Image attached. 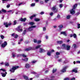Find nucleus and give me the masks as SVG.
<instances>
[{
  "label": "nucleus",
  "mask_w": 80,
  "mask_h": 80,
  "mask_svg": "<svg viewBox=\"0 0 80 80\" xmlns=\"http://www.w3.org/2000/svg\"><path fill=\"white\" fill-rule=\"evenodd\" d=\"M58 8L57 7V5H56L53 6L51 8L52 11L55 13H57V12H58Z\"/></svg>",
  "instance_id": "1"
},
{
  "label": "nucleus",
  "mask_w": 80,
  "mask_h": 80,
  "mask_svg": "<svg viewBox=\"0 0 80 80\" xmlns=\"http://www.w3.org/2000/svg\"><path fill=\"white\" fill-rule=\"evenodd\" d=\"M18 68H19V66H13L12 68L10 69L9 71L11 72H12V73H14L15 72V70L18 69Z\"/></svg>",
  "instance_id": "2"
},
{
  "label": "nucleus",
  "mask_w": 80,
  "mask_h": 80,
  "mask_svg": "<svg viewBox=\"0 0 80 80\" xmlns=\"http://www.w3.org/2000/svg\"><path fill=\"white\" fill-rule=\"evenodd\" d=\"M68 67L67 66H65L64 67H63L61 71V72L64 73V72H66V70H67V68Z\"/></svg>",
  "instance_id": "3"
},
{
  "label": "nucleus",
  "mask_w": 80,
  "mask_h": 80,
  "mask_svg": "<svg viewBox=\"0 0 80 80\" xmlns=\"http://www.w3.org/2000/svg\"><path fill=\"white\" fill-rule=\"evenodd\" d=\"M4 25L5 26V27H8V26H10L11 25H12L11 23H9L8 24V22H4L3 23Z\"/></svg>",
  "instance_id": "4"
},
{
  "label": "nucleus",
  "mask_w": 80,
  "mask_h": 80,
  "mask_svg": "<svg viewBox=\"0 0 80 80\" xmlns=\"http://www.w3.org/2000/svg\"><path fill=\"white\" fill-rule=\"evenodd\" d=\"M7 45V42L6 41H4L3 43L2 44L1 47L2 48H5Z\"/></svg>",
  "instance_id": "5"
},
{
  "label": "nucleus",
  "mask_w": 80,
  "mask_h": 80,
  "mask_svg": "<svg viewBox=\"0 0 80 80\" xmlns=\"http://www.w3.org/2000/svg\"><path fill=\"white\" fill-rule=\"evenodd\" d=\"M17 30L18 32H22V31H23V29H21V26H19L18 27Z\"/></svg>",
  "instance_id": "6"
},
{
  "label": "nucleus",
  "mask_w": 80,
  "mask_h": 80,
  "mask_svg": "<svg viewBox=\"0 0 80 80\" xmlns=\"http://www.w3.org/2000/svg\"><path fill=\"white\" fill-rule=\"evenodd\" d=\"M25 67L27 68H29L31 67V65L30 64H29L28 63L26 64Z\"/></svg>",
  "instance_id": "7"
},
{
  "label": "nucleus",
  "mask_w": 80,
  "mask_h": 80,
  "mask_svg": "<svg viewBox=\"0 0 80 80\" xmlns=\"http://www.w3.org/2000/svg\"><path fill=\"white\" fill-rule=\"evenodd\" d=\"M1 74H2V77H5L6 76L7 74V72H5V73H1Z\"/></svg>",
  "instance_id": "8"
},
{
  "label": "nucleus",
  "mask_w": 80,
  "mask_h": 80,
  "mask_svg": "<svg viewBox=\"0 0 80 80\" xmlns=\"http://www.w3.org/2000/svg\"><path fill=\"white\" fill-rule=\"evenodd\" d=\"M70 46L67 45L66 46V48L67 50H70Z\"/></svg>",
  "instance_id": "9"
},
{
  "label": "nucleus",
  "mask_w": 80,
  "mask_h": 80,
  "mask_svg": "<svg viewBox=\"0 0 80 80\" xmlns=\"http://www.w3.org/2000/svg\"><path fill=\"white\" fill-rule=\"evenodd\" d=\"M20 20L21 22H25V21L27 20V19L26 18H24L23 19L22 18H21V19H20Z\"/></svg>",
  "instance_id": "10"
},
{
  "label": "nucleus",
  "mask_w": 80,
  "mask_h": 80,
  "mask_svg": "<svg viewBox=\"0 0 80 80\" xmlns=\"http://www.w3.org/2000/svg\"><path fill=\"white\" fill-rule=\"evenodd\" d=\"M32 50V48L30 47L28 48H27L26 49H25V51H26L27 52L28 51H30V50Z\"/></svg>",
  "instance_id": "11"
},
{
  "label": "nucleus",
  "mask_w": 80,
  "mask_h": 80,
  "mask_svg": "<svg viewBox=\"0 0 80 80\" xmlns=\"http://www.w3.org/2000/svg\"><path fill=\"white\" fill-rule=\"evenodd\" d=\"M37 16V14H34L33 15L29 17L30 20H32L33 17H35Z\"/></svg>",
  "instance_id": "12"
},
{
  "label": "nucleus",
  "mask_w": 80,
  "mask_h": 80,
  "mask_svg": "<svg viewBox=\"0 0 80 80\" xmlns=\"http://www.w3.org/2000/svg\"><path fill=\"white\" fill-rule=\"evenodd\" d=\"M23 77L24 78V79L26 80H30V79H28V77L25 75H23Z\"/></svg>",
  "instance_id": "13"
},
{
  "label": "nucleus",
  "mask_w": 80,
  "mask_h": 80,
  "mask_svg": "<svg viewBox=\"0 0 80 80\" xmlns=\"http://www.w3.org/2000/svg\"><path fill=\"white\" fill-rule=\"evenodd\" d=\"M61 34H62V35H65V36L66 37L67 36V33L65 32H61Z\"/></svg>",
  "instance_id": "14"
},
{
  "label": "nucleus",
  "mask_w": 80,
  "mask_h": 80,
  "mask_svg": "<svg viewBox=\"0 0 80 80\" xmlns=\"http://www.w3.org/2000/svg\"><path fill=\"white\" fill-rule=\"evenodd\" d=\"M78 71H77V68H75L72 70V72H75V73H77Z\"/></svg>",
  "instance_id": "15"
},
{
  "label": "nucleus",
  "mask_w": 80,
  "mask_h": 80,
  "mask_svg": "<svg viewBox=\"0 0 80 80\" xmlns=\"http://www.w3.org/2000/svg\"><path fill=\"white\" fill-rule=\"evenodd\" d=\"M40 53H42L43 52H45V50L42 49V48H40V50H39Z\"/></svg>",
  "instance_id": "16"
},
{
  "label": "nucleus",
  "mask_w": 80,
  "mask_h": 80,
  "mask_svg": "<svg viewBox=\"0 0 80 80\" xmlns=\"http://www.w3.org/2000/svg\"><path fill=\"white\" fill-rule=\"evenodd\" d=\"M77 5H78V4H75L73 6V9H74V10H75V9L76 8H77Z\"/></svg>",
  "instance_id": "17"
},
{
  "label": "nucleus",
  "mask_w": 80,
  "mask_h": 80,
  "mask_svg": "<svg viewBox=\"0 0 80 80\" xmlns=\"http://www.w3.org/2000/svg\"><path fill=\"white\" fill-rule=\"evenodd\" d=\"M74 10L75 9L72 8L71 11L70 12L71 14H74L75 13V11H74Z\"/></svg>",
  "instance_id": "18"
},
{
  "label": "nucleus",
  "mask_w": 80,
  "mask_h": 80,
  "mask_svg": "<svg viewBox=\"0 0 80 80\" xmlns=\"http://www.w3.org/2000/svg\"><path fill=\"white\" fill-rule=\"evenodd\" d=\"M66 45L65 44H62V47L63 48V49H66Z\"/></svg>",
  "instance_id": "19"
},
{
  "label": "nucleus",
  "mask_w": 80,
  "mask_h": 80,
  "mask_svg": "<svg viewBox=\"0 0 80 80\" xmlns=\"http://www.w3.org/2000/svg\"><path fill=\"white\" fill-rule=\"evenodd\" d=\"M51 53H52V52L48 51L47 52V55H48V56H51Z\"/></svg>",
  "instance_id": "20"
},
{
  "label": "nucleus",
  "mask_w": 80,
  "mask_h": 80,
  "mask_svg": "<svg viewBox=\"0 0 80 80\" xmlns=\"http://www.w3.org/2000/svg\"><path fill=\"white\" fill-rule=\"evenodd\" d=\"M28 30L29 32H30V31H32L33 30V29L31 27H29L28 29Z\"/></svg>",
  "instance_id": "21"
},
{
  "label": "nucleus",
  "mask_w": 80,
  "mask_h": 80,
  "mask_svg": "<svg viewBox=\"0 0 80 80\" xmlns=\"http://www.w3.org/2000/svg\"><path fill=\"white\" fill-rule=\"evenodd\" d=\"M58 43H59V44H62V43H63V41H58L57 42Z\"/></svg>",
  "instance_id": "22"
},
{
  "label": "nucleus",
  "mask_w": 80,
  "mask_h": 80,
  "mask_svg": "<svg viewBox=\"0 0 80 80\" xmlns=\"http://www.w3.org/2000/svg\"><path fill=\"white\" fill-rule=\"evenodd\" d=\"M27 32V31L26 30H24L22 32V35H25V34H26V32Z\"/></svg>",
  "instance_id": "23"
},
{
  "label": "nucleus",
  "mask_w": 80,
  "mask_h": 80,
  "mask_svg": "<svg viewBox=\"0 0 80 80\" xmlns=\"http://www.w3.org/2000/svg\"><path fill=\"white\" fill-rule=\"evenodd\" d=\"M29 24L30 25H35V23L34 22H31L29 23Z\"/></svg>",
  "instance_id": "24"
},
{
  "label": "nucleus",
  "mask_w": 80,
  "mask_h": 80,
  "mask_svg": "<svg viewBox=\"0 0 80 80\" xmlns=\"http://www.w3.org/2000/svg\"><path fill=\"white\" fill-rule=\"evenodd\" d=\"M2 12H3V13H7V11L6 10H5L3 9H2Z\"/></svg>",
  "instance_id": "25"
},
{
  "label": "nucleus",
  "mask_w": 80,
  "mask_h": 80,
  "mask_svg": "<svg viewBox=\"0 0 80 80\" xmlns=\"http://www.w3.org/2000/svg\"><path fill=\"white\" fill-rule=\"evenodd\" d=\"M34 20L36 22H39V21H40V19L39 18H35Z\"/></svg>",
  "instance_id": "26"
},
{
  "label": "nucleus",
  "mask_w": 80,
  "mask_h": 80,
  "mask_svg": "<svg viewBox=\"0 0 80 80\" xmlns=\"http://www.w3.org/2000/svg\"><path fill=\"white\" fill-rule=\"evenodd\" d=\"M5 66L8 67V66H9V64L8 63V62H6L5 63Z\"/></svg>",
  "instance_id": "27"
},
{
  "label": "nucleus",
  "mask_w": 80,
  "mask_h": 80,
  "mask_svg": "<svg viewBox=\"0 0 80 80\" xmlns=\"http://www.w3.org/2000/svg\"><path fill=\"white\" fill-rule=\"evenodd\" d=\"M70 17H71V16L70 15H68L66 17V18L67 19H70Z\"/></svg>",
  "instance_id": "28"
},
{
  "label": "nucleus",
  "mask_w": 80,
  "mask_h": 80,
  "mask_svg": "<svg viewBox=\"0 0 80 80\" xmlns=\"http://www.w3.org/2000/svg\"><path fill=\"white\" fill-rule=\"evenodd\" d=\"M41 47V46L40 45H38L35 48L36 49H38V48H40Z\"/></svg>",
  "instance_id": "29"
},
{
  "label": "nucleus",
  "mask_w": 80,
  "mask_h": 80,
  "mask_svg": "<svg viewBox=\"0 0 80 80\" xmlns=\"http://www.w3.org/2000/svg\"><path fill=\"white\" fill-rule=\"evenodd\" d=\"M58 27H59V28H63V25H59L58 26Z\"/></svg>",
  "instance_id": "30"
},
{
  "label": "nucleus",
  "mask_w": 80,
  "mask_h": 80,
  "mask_svg": "<svg viewBox=\"0 0 80 80\" xmlns=\"http://www.w3.org/2000/svg\"><path fill=\"white\" fill-rule=\"evenodd\" d=\"M73 37L74 38H77V35L75 33L73 34Z\"/></svg>",
  "instance_id": "31"
},
{
  "label": "nucleus",
  "mask_w": 80,
  "mask_h": 80,
  "mask_svg": "<svg viewBox=\"0 0 80 80\" xmlns=\"http://www.w3.org/2000/svg\"><path fill=\"white\" fill-rule=\"evenodd\" d=\"M56 71H57V69H53L52 71L53 73H55Z\"/></svg>",
  "instance_id": "32"
},
{
  "label": "nucleus",
  "mask_w": 80,
  "mask_h": 80,
  "mask_svg": "<svg viewBox=\"0 0 80 80\" xmlns=\"http://www.w3.org/2000/svg\"><path fill=\"white\" fill-rule=\"evenodd\" d=\"M17 20H15L14 21V24H13V25H16V24H17Z\"/></svg>",
  "instance_id": "33"
},
{
  "label": "nucleus",
  "mask_w": 80,
  "mask_h": 80,
  "mask_svg": "<svg viewBox=\"0 0 80 80\" xmlns=\"http://www.w3.org/2000/svg\"><path fill=\"white\" fill-rule=\"evenodd\" d=\"M24 61L25 62H28V58H26L24 59Z\"/></svg>",
  "instance_id": "34"
},
{
  "label": "nucleus",
  "mask_w": 80,
  "mask_h": 80,
  "mask_svg": "<svg viewBox=\"0 0 80 80\" xmlns=\"http://www.w3.org/2000/svg\"><path fill=\"white\" fill-rule=\"evenodd\" d=\"M18 37V35L17 34H16L14 37V38H17Z\"/></svg>",
  "instance_id": "35"
},
{
  "label": "nucleus",
  "mask_w": 80,
  "mask_h": 80,
  "mask_svg": "<svg viewBox=\"0 0 80 80\" xmlns=\"http://www.w3.org/2000/svg\"><path fill=\"white\" fill-rule=\"evenodd\" d=\"M57 17L58 18H60V14H58V15L57 16Z\"/></svg>",
  "instance_id": "36"
},
{
  "label": "nucleus",
  "mask_w": 80,
  "mask_h": 80,
  "mask_svg": "<svg viewBox=\"0 0 80 80\" xmlns=\"http://www.w3.org/2000/svg\"><path fill=\"white\" fill-rule=\"evenodd\" d=\"M35 5V3H32L31 4V7H34Z\"/></svg>",
  "instance_id": "37"
},
{
  "label": "nucleus",
  "mask_w": 80,
  "mask_h": 80,
  "mask_svg": "<svg viewBox=\"0 0 80 80\" xmlns=\"http://www.w3.org/2000/svg\"><path fill=\"white\" fill-rule=\"evenodd\" d=\"M22 56L24 58H26V57H27V56L25 55L24 54H22Z\"/></svg>",
  "instance_id": "38"
},
{
  "label": "nucleus",
  "mask_w": 80,
  "mask_h": 80,
  "mask_svg": "<svg viewBox=\"0 0 80 80\" xmlns=\"http://www.w3.org/2000/svg\"><path fill=\"white\" fill-rule=\"evenodd\" d=\"M1 38H2V39H4V36L3 35H1L0 36Z\"/></svg>",
  "instance_id": "39"
},
{
  "label": "nucleus",
  "mask_w": 80,
  "mask_h": 80,
  "mask_svg": "<svg viewBox=\"0 0 80 80\" xmlns=\"http://www.w3.org/2000/svg\"><path fill=\"white\" fill-rule=\"evenodd\" d=\"M50 78H55V76H50Z\"/></svg>",
  "instance_id": "40"
},
{
  "label": "nucleus",
  "mask_w": 80,
  "mask_h": 80,
  "mask_svg": "<svg viewBox=\"0 0 80 80\" xmlns=\"http://www.w3.org/2000/svg\"><path fill=\"white\" fill-rule=\"evenodd\" d=\"M60 53L59 52H56V55H60Z\"/></svg>",
  "instance_id": "41"
},
{
  "label": "nucleus",
  "mask_w": 80,
  "mask_h": 80,
  "mask_svg": "<svg viewBox=\"0 0 80 80\" xmlns=\"http://www.w3.org/2000/svg\"><path fill=\"white\" fill-rule=\"evenodd\" d=\"M36 26H31V28H36Z\"/></svg>",
  "instance_id": "42"
},
{
  "label": "nucleus",
  "mask_w": 80,
  "mask_h": 80,
  "mask_svg": "<svg viewBox=\"0 0 80 80\" xmlns=\"http://www.w3.org/2000/svg\"><path fill=\"white\" fill-rule=\"evenodd\" d=\"M59 7L60 8H62V7H63V4H60Z\"/></svg>",
  "instance_id": "43"
},
{
  "label": "nucleus",
  "mask_w": 80,
  "mask_h": 80,
  "mask_svg": "<svg viewBox=\"0 0 80 80\" xmlns=\"http://www.w3.org/2000/svg\"><path fill=\"white\" fill-rule=\"evenodd\" d=\"M78 28H80V24H79L78 25V27H77Z\"/></svg>",
  "instance_id": "44"
},
{
  "label": "nucleus",
  "mask_w": 80,
  "mask_h": 80,
  "mask_svg": "<svg viewBox=\"0 0 80 80\" xmlns=\"http://www.w3.org/2000/svg\"><path fill=\"white\" fill-rule=\"evenodd\" d=\"M36 62H37V61H33L32 62V63H36Z\"/></svg>",
  "instance_id": "45"
},
{
  "label": "nucleus",
  "mask_w": 80,
  "mask_h": 80,
  "mask_svg": "<svg viewBox=\"0 0 80 80\" xmlns=\"http://www.w3.org/2000/svg\"><path fill=\"white\" fill-rule=\"evenodd\" d=\"M43 30L44 32H45V30H46V28H45V27H44V28H43Z\"/></svg>",
  "instance_id": "46"
},
{
  "label": "nucleus",
  "mask_w": 80,
  "mask_h": 80,
  "mask_svg": "<svg viewBox=\"0 0 80 80\" xmlns=\"http://www.w3.org/2000/svg\"><path fill=\"white\" fill-rule=\"evenodd\" d=\"M50 15L51 16H53V13L52 12H51L50 13Z\"/></svg>",
  "instance_id": "47"
},
{
  "label": "nucleus",
  "mask_w": 80,
  "mask_h": 80,
  "mask_svg": "<svg viewBox=\"0 0 80 80\" xmlns=\"http://www.w3.org/2000/svg\"><path fill=\"white\" fill-rule=\"evenodd\" d=\"M73 46L74 48H77V45L75 44L73 45Z\"/></svg>",
  "instance_id": "48"
},
{
  "label": "nucleus",
  "mask_w": 80,
  "mask_h": 80,
  "mask_svg": "<svg viewBox=\"0 0 80 80\" xmlns=\"http://www.w3.org/2000/svg\"><path fill=\"white\" fill-rule=\"evenodd\" d=\"M41 40H39L38 41V42H37V43L38 44L39 43H41Z\"/></svg>",
  "instance_id": "49"
},
{
  "label": "nucleus",
  "mask_w": 80,
  "mask_h": 80,
  "mask_svg": "<svg viewBox=\"0 0 80 80\" xmlns=\"http://www.w3.org/2000/svg\"><path fill=\"white\" fill-rule=\"evenodd\" d=\"M40 3L41 4H43V1H41L40 2Z\"/></svg>",
  "instance_id": "50"
},
{
  "label": "nucleus",
  "mask_w": 80,
  "mask_h": 80,
  "mask_svg": "<svg viewBox=\"0 0 80 80\" xmlns=\"http://www.w3.org/2000/svg\"><path fill=\"white\" fill-rule=\"evenodd\" d=\"M10 7V4L8 5L7 6V8H9V7Z\"/></svg>",
  "instance_id": "51"
},
{
  "label": "nucleus",
  "mask_w": 80,
  "mask_h": 80,
  "mask_svg": "<svg viewBox=\"0 0 80 80\" xmlns=\"http://www.w3.org/2000/svg\"><path fill=\"white\" fill-rule=\"evenodd\" d=\"M41 15H43V14H44V12H40Z\"/></svg>",
  "instance_id": "52"
},
{
  "label": "nucleus",
  "mask_w": 80,
  "mask_h": 80,
  "mask_svg": "<svg viewBox=\"0 0 80 80\" xmlns=\"http://www.w3.org/2000/svg\"><path fill=\"white\" fill-rule=\"evenodd\" d=\"M64 80H69V78H66L64 79Z\"/></svg>",
  "instance_id": "53"
},
{
  "label": "nucleus",
  "mask_w": 80,
  "mask_h": 80,
  "mask_svg": "<svg viewBox=\"0 0 80 80\" xmlns=\"http://www.w3.org/2000/svg\"><path fill=\"white\" fill-rule=\"evenodd\" d=\"M12 57H15V55L14 54L12 53Z\"/></svg>",
  "instance_id": "54"
},
{
  "label": "nucleus",
  "mask_w": 80,
  "mask_h": 80,
  "mask_svg": "<svg viewBox=\"0 0 80 80\" xmlns=\"http://www.w3.org/2000/svg\"><path fill=\"white\" fill-rule=\"evenodd\" d=\"M71 80H75V78H73L71 79Z\"/></svg>",
  "instance_id": "55"
},
{
  "label": "nucleus",
  "mask_w": 80,
  "mask_h": 80,
  "mask_svg": "<svg viewBox=\"0 0 80 80\" xmlns=\"http://www.w3.org/2000/svg\"><path fill=\"white\" fill-rule=\"evenodd\" d=\"M73 37V34H71L70 35V37Z\"/></svg>",
  "instance_id": "56"
},
{
  "label": "nucleus",
  "mask_w": 80,
  "mask_h": 80,
  "mask_svg": "<svg viewBox=\"0 0 80 80\" xmlns=\"http://www.w3.org/2000/svg\"><path fill=\"white\" fill-rule=\"evenodd\" d=\"M48 1H49V0H45V2L46 3H47Z\"/></svg>",
  "instance_id": "57"
},
{
  "label": "nucleus",
  "mask_w": 80,
  "mask_h": 80,
  "mask_svg": "<svg viewBox=\"0 0 80 80\" xmlns=\"http://www.w3.org/2000/svg\"><path fill=\"white\" fill-rule=\"evenodd\" d=\"M20 56H21V54H18L17 55V57H20Z\"/></svg>",
  "instance_id": "58"
},
{
  "label": "nucleus",
  "mask_w": 80,
  "mask_h": 80,
  "mask_svg": "<svg viewBox=\"0 0 80 80\" xmlns=\"http://www.w3.org/2000/svg\"><path fill=\"white\" fill-rule=\"evenodd\" d=\"M23 39H21L19 40V42H22L23 41Z\"/></svg>",
  "instance_id": "59"
},
{
  "label": "nucleus",
  "mask_w": 80,
  "mask_h": 80,
  "mask_svg": "<svg viewBox=\"0 0 80 80\" xmlns=\"http://www.w3.org/2000/svg\"><path fill=\"white\" fill-rule=\"evenodd\" d=\"M76 62L78 63H80V61H76Z\"/></svg>",
  "instance_id": "60"
},
{
  "label": "nucleus",
  "mask_w": 80,
  "mask_h": 80,
  "mask_svg": "<svg viewBox=\"0 0 80 80\" xmlns=\"http://www.w3.org/2000/svg\"><path fill=\"white\" fill-rule=\"evenodd\" d=\"M22 4H23V3L22 2V3H19V4H18V6H20V5H22Z\"/></svg>",
  "instance_id": "61"
},
{
  "label": "nucleus",
  "mask_w": 80,
  "mask_h": 80,
  "mask_svg": "<svg viewBox=\"0 0 80 80\" xmlns=\"http://www.w3.org/2000/svg\"><path fill=\"white\" fill-rule=\"evenodd\" d=\"M12 37H15V33H13L12 34Z\"/></svg>",
  "instance_id": "62"
},
{
  "label": "nucleus",
  "mask_w": 80,
  "mask_h": 80,
  "mask_svg": "<svg viewBox=\"0 0 80 80\" xmlns=\"http://www.w3.org/2000/svg\"><path fill=\"white\" fill-rule=\"evenodd\" d=\"M58 62H62V59H59L58 60Z\"/></svg>",
  "instance_id": "63"
},
{
  "label": "nucleus",
  "mask_w": 80,
  "mask_h": 80,
  "mask_svg": "<svg viewBox=\"0 0 80 80\" xmlns=\"http://www.w3.org/2000/svg\"><path fill=\"white\" fill-rule=\"evenodd\" d=\"M32 73L33 74H37V72H32Z\"/></svg>",
  "instance_id": "64"
}]
</instances>
